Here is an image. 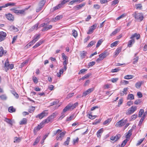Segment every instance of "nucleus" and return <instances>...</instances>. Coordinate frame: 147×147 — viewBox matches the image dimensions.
<instances>
[{
  "label": "nucleus",
  "instance_id": "nucleus-1",
  "mask_svg": "<svg viewBox=\"0 0 147 147\" xmlns=\"http://www.w3.org/2000/svg\"><path fill=\"white\" fill-rule=\"evenodd\" d=\"M127 122V119L124 120L122 119L116 123L115 126L116 127H121L125 125Z\"/></svg>",
  "mask_w": 147,
  "mask_h": 147
},
{
  "label": "nucleus",
  "instance_id": "nucleus-2",
  "mask_svg": "<svg viewBox=\"0 0 147 147\" xmlns=\"http://www.w3.org/2000/svg\"><path fill=\"white\" fill-rule=\"evenodd\" d=\"M13 67V65L12 64H9L8 59H6L5 64V69L6 71L9 69H12Z\"/></svg>",
  "mask_w": 147,
  "mask_h": 147
},
{
  "label": "nucleus",
  "instance_id": "nucleus-3",
  "mask_svg": "<svg viewBox=\"0 0 147 147\" xmlns=\"http://www.w3.org/2000/svg\"><path fill=\"white\" fill-rule=\"evenodd\" d=\"M40 26L41 27H43V28L42 30V31H46L50 29L52 27V25H48L47 24L45 23L41 24Z\"/></svg>",
  "mask_w": 147,
  "mask_h": 147
},
{
  "label": "nucleus",
  "instance_id": "nucleus-4",
  "mask_svg": "<svg viewBox=\"0 0 147 147\" xmlns=\"http://www.w3.org/2000/svg\"><path fill=\"white\" fill-rule=\"evenodd\" d=\"M134 15L135 18L137 20H139L140 21H141L143 20V15L142 13H135Z\"/></svg>",
  "mask_w": 147,
  "mask_h": 147
},
{
  "label": "nucleus",
  "instance_id": "nucleus-5",
  "mask_svg": "<svg viewBox=\"0 0 147 147\" xmlns=\"http://www.w3.org/2000/svg\"><path fill=\"white\" fill-rule=\"evenodd\" d=\"M55 117V114L53 113L51 116H49L47 119L43 120V122H45V123H47L50 122H52L53 119Z\"/></svg>",
  "mask_w": 147,
  "mask_h": 147
},
{
  "label": "nucleus",
  "instance_id": "nucleus-6",
  "mask_svg": "<svg viewBox=\"0 0 147 147\" xmlns=\"http://www.w3.org/2000/svg\"><path fill=\"white\" fill-rule=\"evenodd\" d=\"M48 113L47 110L44 111L38 115L36 116V118H38L41 119L47 115Z\"/></svg>",
  "mask_w": 147,
  "mask_h": 147
},
{
  "label": "nucleus",
  "instance_id": "nucleus-7",
  "mask_svg": "<svg viewBox=\"0 0 147 147\" xmlns=\"http://www.w3.org/2000/svg\"><path fill=\"white\" fill-rule=\"evenodd\" d=\"M108 53L106 52H104L99 55V57L96 60V61H100L103 60L104 58L106 57L108 55Z\"/></svg>",
  "mask_w": 147,
  "mask_h": 147
},
{
  "label": "nucleus",
  "instance_id": "nucleus-8",
  "mask_svg": "<svg viewBox=\"0 0 147 147\" xmlns=\"http://www.w3.org/2000/svg\"><path fill=\"white\" fill-rule=\"evenodd\" d=\"M137 109L136 106H132L126 112V114L127 115H130L134 113Z\"/></svg>",
  "mask_w": 147,
  "mask_h": 147
},
{
  "label": "nucleus",
  "instance_id": "nucleus-9",
  "mask_svg": "<svg viewBox=\"0 0 147 147\" xmlns=\"http://www.w3.org/2000/svg\"><path fill=\"white\" fill-rule=\"evenodd\" d=\"M65 132L64 131L61 132L60 134H58L56 138L57 140L61 141L63 138L65 134Z\"/></svg>",
  "mask_w": 147,
  "mask_h": 147
},
{
  "label": "nucleus",
  "instance_id": "nucleus-10",
  "mask_svg": "<svg viewBox=\"0 0 147 147\" xmlns=\"http://www.w3.org/2000/svg\"><path fill=\"white\" fill-rule=\"evenodd\" d=\"M97 26V25L96 24H94L89 27V30L88 32L87 33L88 34H91L93 32V31L95 30Z\"/></svg>",
  "mask_w": 147,
  "mask_h": 147
},
{
  "label": "nucleus",
  "instance_id": "nucleus-11",
  "mask_svg": "<svg viewBox=\"0 0 147 147\" xmlns=\"http://www.w3.org/2000/svg\"><path fill=\"white\" fill-rule=\"evenodd\" d=\"M94 90V88H90L88 89L87 90L83 93L82 96H85L86 95L93 91Z\"/></svg>",
  "mask_w": 147,
  "mask_h": 147
},
{
  "label": "nucleus",
  "instance_id": "nucleus-12",
  "mask_svg": "<svg viewBox=\"0 0 147 147\" xmlns=\"http://www.w3.org/2000/svg\"><path fill=\"white\" fill-rule=\"evenodd\" d=\"M6 36V33L3 32H0V42L3 40Z\"/></svg>",
  "mask_w": 147,
  "mask_h": 147
},
{
  "label": "nucleus",
  "instance_id": "nucleus-13",
  "mask_svg": "<svg viewBox=\"0 0 147 147\" xmlns=\"http://www.w3.org/2000/svg\"><path fill=\"white\" fill-rule=\"evenodd\" d=\"M45 124V122H43V120L36 127L34 128V130L36 129L37 131L39 130L44 126Z\"/></svg>",
  "mask_w": 147,
  "mask_h": 147
},
{
  "label": "nucleus",
  "instance_id": "nucleus-14",
  "mask_svg": "<svg viewBox=\"0 0 147 147\" xmlns=\"http://www.w3.org/2000/svg\"><path fill=\"white\" fill-rule=\"evenodd\" d=\"M6 18L9 20L11 21H13L14 20V18L12 14L9 13L6 14Z\"/></svg>",
  "mask_w": 147,
  "mask_h": 147
},
{
  "label": "nucleus",
  "instance_id": "nucleus-15",
  "mask_svg": "<svg viewBox=\"0 0 147 147\" xmlns=\"http://www.w3.org/2000/svg\"><path fill=\"white\" fill-rule=\"evenodd\" d=\"M87 54V52L85 51H82L80 52V56L81 58L83 59L84 58Z\"/></svg>",
  "mask_w": 147,
  "mask_h": 147
},
{
  "label": "nucleus",
  "instance_id": "nucleus-16",
  "mask_svg": "<svg viewBox=\"0 0 147 147\" xmlns=\"http://www.w3.org/2000/svg\"><path fill=\"white\" fill-rule=\"evenodd\" d=\"M121 47H119L117 48L115 52L114 53V56L116 57L121 52Z\"/></svg>",
  "mask_w": 147,
  "mask_h": 147
},
{
  "label": "nucleus",
  "instance_id": "nucleus-17",
  "mask_svg": "<svg viewBox=\"0 0 147 147\" xmlns=\"http://www.w3.org/2000/svg\"><path fill=\"white\" fill-rule=\"evenodd\" d=\"M120 137V135L119 134H118L114 136H112L111 138L110 139L112 141H116L119 139Z\"/></svg>",
  "mask_w": 147,
  "mask_h": 147
},
{
  "label": "nucleus",
  "instance_id": "nucleus-18",
  "mask_svg": "<svg viewBox=\"0 0 147 147\" xmlns=\"http://www.w3.org/2000/svg\"><path fill=\"white\" fill-rule=\"evenodd\" d=\"M135 37L136 38L137 40H138L140 38V35L139 34L135 33L131 35L130 38H134Z\"/></svg>",
  "mask_w": 147,
  "mask_h": 147
},
{
  "label": "nucleus",
  "instance_id": "nucleus-19",
  "mask_svg": "<svg viewBox=\"0 0 147 147\" xmlns=\"http://www.w3.org/2000/svg\"><path fill=\"white\" fill-rule=\"evenodd\" d=\"M78 103L76 102L74 103V104H72L71 103H70L68 105L70 106V109H73L78 106Z\"/></svg>",
  "mask_w": 147,
  "mask_h": 147
},
{
  "label": "nucleus",
  "instance_id": "nucleus-20",
  "mask_svg": "<svg viewBox=\"0 0 147 147\" xmlns=\"http://www.w3.org/2000/svg\"><path fill=\"white\" fill-rule=\"evenodd\" d=\"M0 57H1L3 55H5L7 52L6 51H4L3 48L2 47H0Z\"/></svg>",
  "mask_w": 147,
  "mask_h": 147
},
{
  "label": "nucleus",
  "instance_id": "nucleus-21",
  "mask_svg": "<svg viewBox=\"0 0 147 147\" xmlns=\"http://www.w3.org/2000/svg\"><path fill=\"white\" fill-rule=\"evenodd\" d=\"M21 140V138L20 137H15L14 138V143H18L20 142Z\"/></svg>",
  "mask_w": 147,
  "mask_h": 147
},
{
  "label": "nucleus",
  "instance_id": "nucleus-22",
  "mask_svg": "<svg viewBox=\"0 0 147 147\" xmlns=\"http://www.w3.org/2000/svg\"><path fill=\"white\" fill-rule=\"evenodd\" d=\"M4 121L7 123L8 124L12 125H13V122L10 119L5 118L4 119Z\"/></svg>",
  "mask_w": 147,
  "mask_h": 147
},
{
  "label": "nucleus",
  "instance_id": "nucleus-23",
  "mask_svg": "<svg viewBox=\"0 0 147 147\" xmlns=\"http://www.w3.org/2000/svg\"><path fill=\"white\" fill-rule=\"evenodd\" d=\"M120 29L119 28H117L115 29L114 31H113L110 35V36H112L116 34L117 33L119 32L120 31Z\"/></svg>",
  "mask_w": 147,
  "mask_h": 147
},
{
  "label": "nucleus",
  "instance_id": "nucleus-24",
  "mask_svg": "<svg viewBox=\"0 0 147 147\" xmlns=\"http://www.w3.org/2000/svg\"><path fill=\"white\" fill-rule=\"evenodd\" d=\"M132 129H131L128 131L127 134L126 135V139H129L132 134Z\"/></svg>",
  "mask_w": 147,
  "mask_h": 147
},
{
  "label": "nucleus",
  "instance_id": "nucleus-25",
  "mask_svg": "<svg viewBox=\"0 0 147 147\" xmlns=\"http://www.w3.org/2000/svg\"><path fill=\"white\" fill-rule=\"evenodd\" d=\"M103 131L102 128H101L99 129L97 132V136L98 137H100Z\"/></svg>",
  "mask_w": 147,
  "mask_h": 147
},
{
  "label": "nucleus",
  "instance_id": "nucleus-26",
  "mask_svg": "<svg viewBox=\"0 0 147 147\" xmlns=\"http://www.w3.org/2000/svg\"><path fill=\"white\" fill-rule=\"evenodd\" d=\"M131 39L129 41L128 46V47H130L131 46V45L134 43L135 42V40L134 38H131Z\"/></svg>",
  "mask_w": 147,
  "mask_h": 147
},
{
  "label": "nucleus",
  "instance_id": "nucleus-27",
  "mask_svg": "<svg viewBox=\"0 0 147 147\" xmlns=\"http://www.w3.org/2000/svg\"><path fill=\"white\" fill-rule=\"evenodd\" d=\"M85 3H83L76 6L75 7L78 10L81 9L82 7L84 6L85 5Z\"/></svg>",
  "mask_w": 147,
  "mask_h": 147
},
{
  "label": "nucleus",
  "instance_id": "nucleus-28",
  "mask_svg": "<svg viewBox=\"0 0 147 147\" xmlns=\"http://www.w3.org/2000/svg\"><path fill=\"white\" fill-rule=\"evenodd\" d=\"M43 42V41L42 40H40L37 43H36V45L34 46L33 48H36L40 45L41 44H42Z\"/></svg>",
  "mask_w": 147,
  "mask_h": 147
},
{
  "label": "nucleus",
  "instance_id": "nucleus-29",
  "mask_svg": "<svg viewBox=\"0 0 147 147\" xmlns=\"http://www.w3.org/2000/svg\"><path fill=\"white\" fill-rule=\"evenodd\" d=\"M142 84V82H137L135 85V86L137 88H139L141 86Z\"/></svg>",
  "mask_w": 147,
  "mask_h": 147
},
{
  "label": "nucleus",
  "instance_id": "nucleus-30",
  "mask_svg": "<svg viewBox=\"0 0 147 147\" xmlns=\"http://www.w3.org/2000/svg\"><path fill=\"white\" fill-rule=\"evenodd\" d=\"M71 109H70V106L68 105L63 109V112L65 113L67 111Z\"/></svg>",
  "mask_w": 147,
  "mask_h": 147
},
{
  "label": "nucleus",
  "instance_id": "nucleus-31",
  "mask_svg": "<svg viewBox=\"0 0 147 147\" xmlns=\"http://www.w3.org/2000/svg\"><path fill=\"white\" fill-rule=\"evenodd\" d=\"M15 109L12 106L8 108V111L10 113H12L13 112H15Z\"/></svg>",
  "mask_w": 147,
  "mask_h": 147
},
{
  "label": "nucleus",
  "instance_id": "nucleus-32",
  "mask_svg": "<svg viewBox=\"0 0 147 147\" xmlns=\"http://www.w3.org/2000/svg\"><path fill=\"white\" fill-rule=\"evenodd\" d=\"M27 120L26 118H24L20 122V125L24 124L26 123Z\"/></svg>",
  "mask_w": 147,
  "mask_h": 147
},
{
  "label": "nucleus",
  "instance_id": "nucleus-33",
  "mask_svg": "<svg viewBox=\"0 0 147 147\" xmlns=\"http://www.w3.org/2000/svg\"><path fill=\"white\" fill-rule=\"evenodd\" d=\"M134 95L132 94H129L128 95L127 99L128 100H132L134 99Z\"/></svg>",
  "mask_w": 147,
  "mask_h": 147
},
{
  "label": "nucleus",
  "instance_id": "nucleus-34",
  "mask_svg": "<svg viewBox=\"0 0 147 147\" xmlns=\"http://www.w3.org/2000/svg\"><path fill=\"white\" fill-rule=\"evenodd\" d=\"M0 98L1 100H6L7 98V97L5 94H3L1 95Z\"/></svg>",
  "mask_w": 147,
  "mask_h": 147
},
{
  "label": "nucleus",
  "instance_id": "nucleus-35",
  "mask_svg": "<svg viewBox=\"0 0 147 147\" xmlns=\"http://www.w3.org/2000/svg\"><path fill=\"white\" fill-rule=\"evenodd\" d=\"M38 24L37 23L36 24L30 29V30L31 31H33L34 30H37L38 29Z\"/></svg>",
  "mask_w": 147,
  "mask_h": 147
},
{
  "label": "nucleus",
  "instance_id": "nucleus-36",
  "mask_svg": "<svg viewBox=\"0 0 147 147\" xmlns=\"http://www.w3.org/2000/svg\"><path fill=\"white\" fill-rule=\"evenodd\" d=\"M74 115L73 114L71 115L69 117H67L66 119V121H69L71 120L72 119L74 118Z\"/></svg>",
  "mask_w": 147,
  "mask_h": 147
},
{
  "label": "nucleus",
  "instance_id": "nucleus-37",
  "mask_svg": "<svg viewBox=\"0 0 147 147\" xmlns=\"http://www.w3.org/2000/svg\"><path fill=\"white\" fill-rule=\"evenodd\" d=\"M59 102V101L58 100H56L54 101L53 102L50 103V106H52L54 105H56L58 104Z\"/></svg>",
  "mask_w": 147,
  "mask_h": 147
},
{
  "label": "nucleus",
  "instance_id": "nucleus-38",
  "mask_svg": "<svg viewBox=\"0 0 147 147\" xmlns=\"http://www.w3.org/2000/svg\"><path fill=\"white\" fill-rule=\"evenodd\" d=\"M134 77V76L131 75H127L124 77V78L126 79H132Z\"/></svg>",
  "mask_w": 147,
  "mask_h": 147
},
{
  "label": "nucleus",
  "instance_id": "nucleus-39",
  "mask_svg": "<svg viewBox=\"0 0 147 147\" xmlns=\"http://www.w3.org/2000/svg\"><path fill=\"white\" fill-rule=\"evenodd\" d=\"M11 92L16 98H19V96L18 94L15 91H11Z\"/></svg>",
  "mask_w": 147,
  "mask_h": 147
},
{
  "label": "nucleus",
  "instance_id": "nucleus-40",
  "mask_svg": "<svg viewBox=\"0 0 147 147\" xmlns=\"http://www.w3.org/2000/svg\"><path fill=\"white\" fill-rule=\"evenodd\" d=\"M70 138L69 137H68L67 138L66 141H65L64 143V145L65 146L69 144V142L70 141Z\"/></svg>",
  "mask_w": 147,
  "mask_h": 147
},
{
  "label": "nucleus",
  "instance_id": "nucleus-41",
  "mask_svg": "<svg viewBox=\"0 0 147 147\" xmlns=\"http://www.w3.org/2000/svg\"><path fill=\"white\" fill-rule=\"evenodd\" d=\"M61 130L60 129H58L56 131H54L53 132V136H54L57 134H59V133L61 132Z\"/></svg>",
  "mask_w": 147,
  "mask_h": 147
},
{
  "label": "nucleus",
  "instance_id": "nucleus-42",
  "mask_svg": "<svg viewBox=\"0 0 147 147\" xmlns=\"http://www.w3.org/2000/svg\"><path fill=\"white\" fill-rule=\"evenodd\" d=\"M36 42L34 41V40H32L26 46L27 47H29L31 45L34 44Z\"/></svg>",
  "mask_w": 147,
  "mask_h": 147
},
{
  "label": "nucleus",
  "instance_id": "nucleus-43",
  "mask_svg": "<svg viewBox=\"0 0 147 147\" xmlns=\"http://www.w3.org/2000/svg\"><path fill=\"white\" fill-rule=\"evenodd\" d=\"M95 43L96 42L95 41H92L88 44L87 47H91L93 46V45H94Z\"/></svg>",
  "mask_w": 147,
  "mask_h": 147
},
{
  "label": "nucleus",
  "instance_id": "nucleus-44",
  "mask_svg": "<svg viewBox=\"0 0 147 147\" xmlns=\"http://www.w3.org/2000/svg\"><path fill=\"white\" fill-rule=\"evenodd\" d=\"M40 137H37V138L36 139L35 141L34 142L33 145H36L37 144L39 141L40 139Z\"/></svg>",
  "mask_w": 147,
  "mask_h": 147
},
{
  "label": "nucleus",
  "instance_id": "nucleus-45",
  "mask_svg": "<svg viewBox=\"0 0 147 147\" xmlns=\"http://www.w3.org/2000/svg\"><path fill=\"white\" fill-rule=\"evenodd\" d=\"M76 2L80 3V0H73L69 2V4L71 5H72L74 3Z\"/></svg>",
  "mask_w": 147,
  "mask_h": 147
},
{
  "label": "nucleus",
  "instance_id": "nucleus-46",
  "mask_svg": "<svg viewBox=\"0 0 147 147\" xmlns=\"http://www.w3.org/2000/svg\"><path fill=\"white\" fill-rule=\"evenodd\" d=\"M111 120L110 119H109L105 120L103 123L104 125H106L109 124L111 121Z\"/></svg>",
  "mask_w": 147,
  "mask_h": 147
},
{
  "label": "nucleus",
  "instance_id": "nucleus-47",
  "mask_svg": "<svg viewBox=\"0 0 147 147\" xmlns=\"http://www.w3.org/2000/svg\"><path fill=\"white\" fill-rule=\"evenodd\" d=\"M72 35L75 38L77 36L78 34L76 31L75 30H72Z\"/></svg>",
  "mask_w": 147,
  "mask_h": 147
},
{
  "label": "nucleus",
  "instance_id": "nucleus-48",
  "mask_svg": "<svg viewBox=\"0 0 147 147\" xmlns=\"http://www.w3.org/2000/svg\"><path fill=\"white\" fill-rule=\"evenodd\" d=\"M144 113V110L143 109H140L139 111L138 117H141Z\"/></svg>",
  "mask_w": 147,
  "mask_h": 147
},
{
  "label": "nucleus",
  "instance_id": "nucleus-49",
  "mask_svg": "<svg viewBox=\"0 0 147 147\" xmlns=\"http://www.w3.org/2000/svg\"><path fill=\"white\" fill-rule=\"evenodd\" d=\"M102 42V39H100V40H99L98 41V42L97 43V44L96 46V48L98 47L101 44Z\"/></svg>",
  "mask_w": 147,
  "mask_h": 147
},
{
  "label": "nucleus",
  "instance_id": "nucleus-50",
  "mask_svg": "<svg viewBox=\"0 0 147 147\" xmlns=\"http://www.w3.org/2000/svg\"><path fill=\"white\" fill-rule=\"evenodd\" d=\"M35 109V107H34L32 106L30 107L28 110L29 112L31 113L34 111V110Z\"/></svg>",
  "mask_w": 147,
  "mask_h": 147
},
{
  "label": "nucleus",
  "instance_id": "nucleus-51",
  "mask_svg": "<svg viewBox=\"0 0 147 147\" xmlns=\"http://www.w3.org/2000/svg\"><path fill=\"white\" fill-rule=\"evenodd\" d=\"M128 140L127 139L124 140L121 144V147H123L126 144Z\"/></svg>",
  "mask_w": 147,
  "mask_h": 147
},
{
  "label": "nucleus",
  "instance_id": "nucleus-52",
  "mask_svg": "<svg viewBox=\"0 0 147 147\" xmlns=\"http://www.w3.org/2000/svg\"><path fill=\"white\" fill-rule=\"evenodd\" d=\"M138 59L139 58L138 57H137L134 58L133 60V64H135L136 63L138 62Z\"/></svg>",
  "mask_w": 147,
  "mask_h": 147
},
{
  "label": "nucleus",
  "instance_id": "nucleus-53",
  "mask_svg": "<svg viewBox=\"0 0 147 147\" xmlns=\"http://www.w3.org/2000/svg\"><path fill=\"white\" fill-rule=\"evenodd\" d=\"M135 6L136 7V8L137 9H141L142 7V5L141 4H138L135 5Z\"/></svg>",
  "mask_w": 147,
  "mask_h": 147
},
{
  "label": "nucleus",
  "instance_id": "nucleus-54",
  "mask_svg": "<svg viewBox=\"0 0 147 147\" xmlns=\"http://www.w3.org/2000/svg\"><path fill=\"white\" fill-rule=\"evenodd\" d=\"M40 38V35H37L36 36H35L34 37V38L33 39L34 42H36Z\"/></svg>",
  "mask_w": 147,
  "mask_h": 147
},
{
  "label": "nucleus",
  "instance_id": "nucleus-55",
  "mask_svg": "<svg viewBox=\"0 0 147 147\" xmlns=\"http://www.w3.org/2000/svg\"><path fill=\"white\" fill-rule=\"evenodd\" d=\"M118 0H115L112 2L111 5H115L119 3Z\"/></svg>",
  "mask_w": 147,
  "mask_h": 147
},
{
  "label": "nucleus",
  "instance_id": "nucleus-56",
  "mask_svg": "<svg viewBox=\"0 0 147 147\" xmlns=\"http://www.w3.org/2000/svg\"><path fill=\"white\" fill-rule=\"evenodd\" d=\"M118 42V41H116L112 43L111 45V47H114L116 46L117 45Z\"/></svg>",
  "mask_w": 147,
  "mask_h": 147
},
{
  "label": "nucleus",
  "instance_id": "nucleus-57",
  "mask_svg": "<svg viewBox=\"0 0 147 147\" xmlns=\"http://www.w3.org/2000/svg\"><path fill=\"white\" fill-rule=\"evenodd\" d=\"M45 1V0H42L39 3L40 6L42 7L44 5Z\"/></svg>",
  "mask_w": 147,
  "mask_h": 147
},
{
  "label": "nucleus",
  "instance_id": "nucleus-58",
  "mask_svg": "<svg viewBox=\"0 0 147 147\" xmlns=\"http://www.w3.org/2000/svg\"><path fill=\"white\" fill-rule=\"evenodd\" d=\"M27 9H22V10H19V12H18V14H24V13L25 11Z\"/></svg>",
  "mask_w": 147,
  "mask_h": 147
},
{
  "label": "nucleus",
  "instance_id": "nucleus-59",
  "mask_svg": "<svg viewBox=\"0 0 147 147\" xmlns=\"http://www.w3.org/2000/svg\"><path fill=\"white\" fill-rule=\"evenodd\" d=\"M144 119H145V117H142L141 118V119H140V121L139 123L138 124V125L139 126H140L141 125L142 123L143 122Z\"/></svg>",
  "mask_w": 147,
  "mask_h": 147
},
{
  "label": "nucleus",
  "instance_id": "nucleus-60",
  "mask_svg": "<svg viewBox=\"0 0 147 147\" xmlns=\"http://www.w3.org/2000/svg\"><path fill=\"white\" fill-rule=\"evenodd\" d=\"M138 115L137 114H134L131 116V120H134L137 117Z\"/></svg>",
  "mask_w": 147,
  "mask_h": 147
},
{
  "label": "nucleus",
  "instance_id": "nucleus-61",
  "mask_svg": "<svg viewBox=\"0 0 147 147\" xmlns=\"http://www.w3.org/2000/svg\"><path fill=\"white\" fill-rule=\"evenodd\" d=\"M129 88H125L123 89V92L124 94L125 95H126L127 94V92L128 91V90Z\"/></svg>",
  "mask_w": 147,
  "mask_h": 147
},
{
  "label": "nucleus",
  "instance_id": "nucleus-62",
  "mask_svg": "<svg viewBox=\"0 0 147 147\" xmlns=\"http://www.w3.org/2000/svg\"><path fill=\"white\" fill-rule=\"evenodd\" d=\"M32 79L34 83H37L38 82L37 79L36 77L33 76Z\"/></svg>",
  "mask_w": 147,
  "mask_h": 147
},
{
  "label": "nucleus",
  "instance_id": "nucleus-63",
  "mask_svg": "<svg viewBox=\"0 0 147 147\" xmlns=\"http://www.w3.org/2000/svg\"><path fill=\"white\" fill-rule=\"evenodd\" d=\"M95 62L92 61L89 63L88 66H89V67H90V66H92L95 64Z\"/></svg>",
  "mask_w": 147,
  "mask_h": 147
},
{
  "label": "nucleus",
  "instance_id": "nucleus-64",
  "mask_svg": "<svg viewBox=\"0 0 147 147\" xmlns=\"http://www.w3.org/2000/svg\"><path fill=\"white\" fill-rule=\"evenodd\" d=\"M119 70V68H116L114 69H112L111 70V71L112 72L114 73L118 71Z\"/></svg>",
  "mask_w": 147,
  "mask_h": 147
}]
</instances>
